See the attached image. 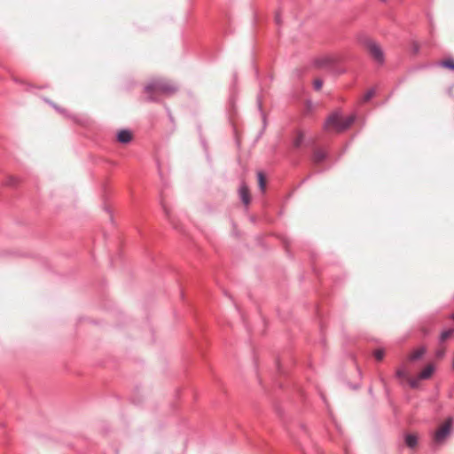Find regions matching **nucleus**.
Returning <instances> with one entry per match:
<instances>
[{
    "instance_id": "1",
    "label": "nucleus",
    "mask_w": 454,
    "mask_h": 454,
    "mask_svg": "<svg viewBox=\"0 0 454 454\" xmlns=\"http://www.w3.org/2000/svg\"><path fill=\"white\" fill-rule=\"evenodd\" d=\"M177 91V87L170 82L157 79L152 81L145 87V92L147 94V100L156 102L159 99L156 98V94H164L170 96Z\"/></svg>"
},
{
    "instance_id": "2",
    "label": "nucleus",
    "mask_w": 454,
    "mask_h": 454,
    "mask_svg": "<svg viewBox=\"0 0 454 454\" xmlns=\"http://www.w3.org/2000/svg\"><path fill=\"white\" fill-rule=\"evenodd\" d=\"M355 119V115H349L344 118L340 111H335L326 118L323 128L324 130L327 132H343L353 124Z\"/></svg>"
},
{
    "instance_id": "3",
    "label": "nucleus",
    "mask_w": 454,
    "mask_h": 454,
    "mask_svg": "<svg viewBox=\"0 0 454 454\" xmlns=\"http://www.w3.org/2000/svg\"><path fill=\"white\" fill-rule=\"evenodd\" d=\"M366 49L368 50L372 58L379 64H383L385 61V55L380 46L372 40L365 42Z\"/></svg>"
},
{
    "instance_id": "4",
    "label": "nucleus",
    "mask_w": 454,
    "mask_h": 454,
    "mask_svg": "<svg viewBox=\"0 0 454 454\" xmlns=\"http://www.w3.org/2000/svg\"><path fill=\"white\" fill-rule=\"evenodd\" d=\"M316 138L310 137L306 139L304 133L302 131H298L292 144L294 148L300 149L301 147H312L316 145Z\"/></svg>"
},
{
    "instance_id": "5",
    "label": "nucleus",
    "mask_w": 454,
    "mask_h": 454,
    "mask_svg": "<svg viewBox=\"0 0 454 454\" xmlns=\"http://www.w3.org/2000/svg\"><path fill=\"white\" fill-rule=\"evenodd\" d=\"M451 419H449L434 434V440L442 442L444 440L450 432Z\"/></svg>"
},
{
    "instance_id": "6",
    "label": "nucleus",
    "mask_w": 454,
    "mask_h": 454,
    "mask_svg": "<svg viewBox=\"0 0 454 454\" xmlns=\"http://www.w3.org/2000/svg\"><path fill=\"white\" fill-rule=\"evenodd\" d=\"M327 153L322 148H315L311 156L314 164H320L327 158Z\"/></svg>"
},
{
    "instance_id": "7",
    "label": "nucleus",
    "mask_w": 454,
    "mask_h": 454,
    "mask_svg": "<svg viewBox=\"0 0 454 454\" xmlns=\"http://www.w3.org/2000/svg\"><path fill=\"white\" fill-rule=\"evenodd\" d=\"M239 193L242 202L245 205H248L250 203V194L249 189L245 183L241 184V185L239 186Z\"/></svg>"
},
{
    "instance_id": "8",
    "label": "nucleus",
    "mask_w": 454,
    "mask_h": 454,
    "mask_svg": "<svg viewBox=\"0 0 454 454\" xmlns=\"http://www.w3.org/2000/svg\"><path fill=\"white\" fill-rule=\"evenodd\" d=\"M117 140L121 144H129L132 140V134L128 129H121L117 133Z\"/></svg>"
},
{
    "instance_id": "9",
    "label": "nucleus",
    "mask_w": 454,
    "mask_h": 454,
    "mask_svg": "<svg viewBox=\"0 0 454 454\" xmlns=\"http://www.w3.org/2000/svg\"><path fill=\"white\" fill-rule=\"evenodd\" d=\"M314 63L317 67H326L333 64V59L329 56H325L317 59Z\"/></svg>"
},
{
    "instance_id": "10",
    "label": "nucleus",
    "mask_w": 454,
    "mask_h": 454,
    "mask_svg": "<svg viewBox=\"0 0 454 454\" xmlns=\"http://www.w3.org/2000/svg\"><path fill=\"white\" fill-rule=\"evenodd\" d=\"M434 371V365L432 364H428L427 365L421 372L419 374V380H427V379H429L433 372Z\"/></svg>"
},
{
    "instance_id": "11",
    "label": "nucleus",
    "mask_w": 454,
    "mask_h": 454,
    "mask_svg": "<svg viewBox=\"0 0 454 454\" xmlns=\"http://www.w3.org/2000/svg\"><path fill=\"white\" fill-rule=\"evenodd\" d=\"M418 443V438L416 435L414 434H406L405 436V444L411 448V449H413L414 447H416Z\"/></svg>"
},
{
    "instance_id": "12",
    "label": "nucleus",
    "mask_w": 454,
    "mask_h": 454,
    "mask_svg": "<svg viewBox=\"0 0 454 454\" xmlns=\"http://www.w3.org/2000/svg\"><path fill=\"white\" fill-rule=\"evenodd\" d=\"M426 352V349L424 348H419L416 350H414L409 356V359L411 361H416V360H419L420 359L423 355L425 354Z\"/></svg>"
},
{
    "instance_id": "13",
    "label": "nucleus",
    "mask_w": 454,
    "mask_h": 454,
    "mask_svg": "<svg viewBox=\"0 0 454 454\" xmlns=\"http://www.w3.org/2000/svg\"><path fill=\"white\" fill-rule=\"evenodd\" d=\"M439 66L454 71V59L451 58L443 59L439 63Z\"/></svg>"
},
{
    "instance_id": "14",
    "label": "nucleus",
    "mask_w": 454,
    "mask_h": 454,
    "mask_svg": "<svg viewBox=\"0 0 454 454\" xmlns=\"http://www.w3.org/2000/svg\"><path fill=\"white\" fill-rule=\"evenodd\" d=\"M257 177H258L259 187H260L262 192H264L265 186H266V183H265V176H264L263 173L262 172H258L257 173Z\"/></svg>"
},
{
    "instance_id": "15",
    "label": "nucleus",
    "mask_w": 454,
    "mask_h": 454,
    "mask_svg": "<svg viewBox=\"0 0 454 454\" xmlns=\"http://www.w3.org/2000/svg\"><path fill=\"white\" fill-rule=\"evenodd\" d=\"M452 333H453L452 329H448V330L442 331L440 335V341L441 342L445 341L448 338H450L451 336Z\"/></svg>"
},
{
    "instance_id": "16",
    "label": "nucleus",
    "mask_w": 454,
    "mask_h": 454,
    "mask_svg": "<svg viewBox=\"0 0 454 454\" xmlns=\"http://www.w3.org/2000/svg\"><path fill=\"white\" fill-rule=\"evenodd\" d=\"M373 356L377 361H381L384 358L385 351L382 348H378L373 352Z\"/></svg>"
},
{
    "instance_id": "17",
    "label": "nucleus",
    "mask_w": 454,
    "mask_h": 454,
    "mask_svg": "<svg viewBox=\"0 0 454 454\" xmlns=\"http://www.w3.org/2000/svg\"><path fill=\"white\" fill-rule=\"evenodd\" d=\"M161 207L168 221L173 224L175 228H176V226L174 224L173 220L171 219L169 209L163 201H161Z\"/></svg>"
},
{
    "instance_id": "18",
    "label": "nucleus",
    "mask_w": 454,
    "mask_h": 454,
    "mask_svg": "<svg viewBox=\"0 0 454 454\" xmlns=\"http://www.w3.org/2000/svg\"><path fill=\"white\" fill-rule=\"evenodd\" d=\"M375 95V90L370 89L366 91V93L363 97V101L367 102L369 101L373 96Z\"/></svg>"
},
{
    "instance_id": "19",
    "label": "nucleus",
    "mask_w": 454,
    "mask_h": 454,
    "mask_svg": "<svg viewBox=\"0 0 454 454\" xmlns=\"http://www.w3.org/2000/svg\"><path fill=\"white\" fill-rule=\"evenodd\" d=\"M323 86V81L321 79H315L313 82V87L316 90H321Z\"/></svg>"
},
{
    "instance_id": "20",
    "label": "nucleus",
    "mask_w": 454,
    "mask_h": 454,
    "mask_svg": "<svg viewBox=\"0 0 454 454\" xmlns=\"http://www.w3.org/2000/svg\"><path fill=\"white\" fill-rule=\"evenodd\" d=\"M395 376L399 379L406 377V372L403 368H399L395 372Z\"/></svg>"
},
{
    "instance_id": "21",
    "label": "nucleus",
    "mask_w": 454,
    "mask_h": 454,
    "mask_svg": "<svg viewBox=\"0 0 454 454\" xmlns=\"http://www.w3.org/2000/svg\"><path fill=\"white\" fill-rule=\"evenodd\" d=\"M445 351L443 349H439L436 351L437 357H442L444 356Z\"/></svg>"
},
{
    "instance_id": "22",
    "label": "nucleus",
    "mask_w": 454,
    "mask_h": 454,
    "mask_svg": "<svg viewBox=\"0 0 454 454\" xmlns=\"http://www.w3.org/2000/svg\"><path fill=\"white\" fill-rule=\"evenodd\" d=\"M275 20L278 25H280L281 20H280V14L278 12L275 16Z\"/></svg>"
},
{
    "instance_id": "23",
    "label": "nucleus",
    "mask_w": 454,
    "mask_h": 454,
    "mask_svg": "<svg viewBox=\"0 0 454 454\" xmlns=\"http://www.w3.org/2000/svg\"><path fill=\"white\" fill-rule=\"evenodd\" d=\"M410 386H411V387H413V388H414V387H417V380H410Z\"/></svg>"
},
{
    "instance_id": "24",
    "label": "nucleus",
    "mask_w": 454,
    "mask_h": 454,
    "mask_svg": "<svg viewBox=\"0 0 454 454\" xmlns=\"http://www.w3.org/2000/svg\"><path fill=\"white\" fill-rule=\"evenodd\" d=\"M52 106H53L55 109H57L58 111L62 112V110H60L57 106H55V105H53V104H52Z\"/></svg>"
},
{
    "instance_id": "25",
    "label": "nucleus",
    "mask_w": 454,
    "mask_h": 454,
    "mask_svg": "<svg viewBox=\"0 0 454 454\" xmlns=\"http://www.w3.org/2000/svg\"><path fill=\"white\" fill-rule=\"evenodd\" d=\"M452 318L454 319V314L452 315Z\"/></svg>"
}]
</instances>
